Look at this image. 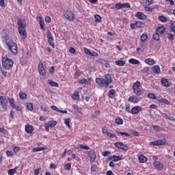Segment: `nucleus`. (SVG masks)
Returning a JSON list of instances; mask_svg holds the SVG:
<instances>
[{"label": "nucleus", "mask_w": 175, "mask_h": 175, "mask_svg": "<svg viewBox=\"0 0 175 175\" xmlns=\"http://www.w3.org/2000/svg\"><path fill=\"white\" fill-rule=\"evenodd\" d=\"M113 82L111 75L107 74L105 78H96V83L99 87H107Z\"/></svg>", "instance_id": "nucleus-1"}, {"label": "nucleus", "mask_w": 175, "mask_h": 175, "mask_svg": "<svg viewBox=\"0 0 175 175\" xmlns=\"http://www.w3.org/2000/svg\"><path fill=\"white\" fill-rule=\"evenodd\" d=\"M1 64L3 65V68L4 69L9 70L13 68V65H14V62L8 56H4L1 59Z\"/></svg>", "instance_id": "nucleus-2"}, {"label": "nucleus", "mask_w": 175, "mask_h": 175, "mask_svg": "<svg viewBox=\"0 0 175 175\" xmlns=\"http://www.w3.org/2000/svg\"><path fill=\"white\" fill-rule=\"evenodd\" d=\"M18 31L22 39H27V31H25V24L23 23L21 19H18Z\"/></svg>", "instance_id": "nucleus-3"}, {"label": "nucleus", "mask_w": 175, "mask_h": 175, "mask_svg": "<svg viewBox=\"0 0 175 175\" xmlns=\"http://www.w3.org/2000/svg\"><path fill=\"white\" fill-rule=\"evenodd\" d=\"M5 44L8 46V49L10 50V53H12V54L14 55H17L18 53L17 44L13 41V40L8 41L5 43Z\"/></svg>", "instance_id": "nucleus-4"}, {"label": "nucleus", "mask_w": 175, "mask_h": 175, "mask_svg": "<svg viewBox=\"0 0 175 175\" xmlns=\"http://www.w3.org/2000/svg\"><path fill=\"white\" fill-rule=\"evenodd\" d=\"M63 16L66 20H68V21L73 22L75 20H76V16H75V14L70 10H66L64 11L63 13Z\"/></svg>", "instance_id": "nucleus-5"}, {"label": "nucleus", "mask_w": 175, "mask_h": 175, "mask_svg": "<svg viewBox=\"0 0 175 175\" xmlns=\"http://www.w3.org/2000/svg\"><path fill=\"white\" fill-rule=\"evenodd\" d=\"M141 85L140 81H137L133 85V91L137 96H140V95H142V90L140 89Z\"/></svg>", "instance_id": "nucleus-6"}, {"label": "nucleus", "mask_w": 175, "mask_h": 175, "mask_svg": "<svg viewBox=\"0 0 175 175\" xmlns=\"http://www.w3.org/2000/svg\"><path fill=\"white\" fill-rule=\"evenodd\" d=\"M46 35L48 38V43L53 47V49L55 48V44L53 43L54 42V38L53 37V34L51 33V31L50 30H47Z\"/></svg>", "instance_id": "nucleus-7"}, {"label": "nucleus", "mask_w": 175, "mask_h": 175, "mask_svg": "<svg viewBox=\"0 0 175 175\" xmlns=\"http://www.w3.org/2000/svg\"><path fill=\"white\" fill-rule=\"evenodd\" d=\"M129 8H131V4L129 3H118L115 5V9L116 10H120V9H129Z\"/></svg>", "instance_id": "nucleus-8"}, {"label": "nucleus", "mask_w": 175, "mask_h": 175, "mask_svg": "<svg viewBox=\"0 0 175 175\" xmlns=\"http://www.w3.org/2000/svg\"><path fill=\"white\" fill-rule=\"evenodd\" d=\"M1 39H3L5 44L12 40V39H10V37H9V34H8V31L6 29H3L1 31Z\"/></svg>", "instance_id": "nucleus-9"}, {"label": "nucleus", "mask_w": 175, "mask_h": 175, "mask_svg": "<svg viewBox=\"0 0 175 175\" xmlns=\"http://www.w3.org/2000/svg\"><path fill=\"white\" fill-rule=\"evenodd\" d=\"M150 146H166V139H159L150 142Z\"/></svg>", "instance_id": "nucleus-10"}, {"label": "nucleus", "mask_w": 175, "mask_h": 175, "mask_svg": "<svg viewBox=\"0 0 175 175\" xmlns=\"http://www.w3.org/2000/svg\"><path fill=\"white\" fill-rule=\"evenodd\" d=\"M144 23L141 21H136L135 23H131L130 28L131 29H136L137 28H143Z\"/></svg>", "instance_id": "nucleus-11"}, {"label": "nucleus", "mask_w": 175, "mask_h": 175, "mask_svg": "<svg viewBox=\"0 0 175 175\" xmlns=\"http://www.w3.org/2000/svg\"><path fill=\"white\" fill-rule=\"evenodd\" d=\"M114 146L115 147H116V148H120L123 151H128V150H129V148H128V146L124 144V143L122 142H116L114 144Z\"/></svg>", "instance_id": "nucleus-12"}, {"label": "nucleus", "mask_w": 175, "mask_h": 175, "mask_svg": "<svg viewBox=\"0 0 175 175\" xmlns=\"http://www.w3.org/2000/svg\"><path fill=\"white\" fill-rule=\"evenodd\" d=\"M102 132L104 135H106L108 137H116V138H117V135H116V134L109 133V129L106 126H104V127L102 128Z\"/></svg>", "instance_id": "nucleus-13"}, {"label": "nucleus", "mask_w": 175, "mask_h": 175, "mask_svg": "<svg viewBox=\"0 0 175 175\" xmlns=\"http://www.w3.org/2000/svg\"><path fill=\"white\" fill-rule=\"evenodd\" d=\"M88 155L90 159V162H95L96 160V152H95V150H90L88 152Z\"/></svg>", "instance_id": "nucleus-14"}, {"label": "nucleus", "mask_w": 175, "mask_h": 175, "mask_svg": "<svg viewBox=\"0 0 175 175\" xmlns=\"http://www.w3.org/2000/svg\"><path fill=\"white\" fill-rule=\"evenodd\" d=\"M38 72L40 76H44L46 75V69L44 68V64L42 62L38 64Z\"/></svg>", "instance_id": "nucleus-15"}, {"label": "nucleus", "mask_w": 175, "mask_h": 175, "mask_svg": "<svg viewBox=\"0 0 175 175\" xmlns=\"http://www.w3.org/2000/svg\"><path fill=\"white\" fill-rule=\"evenodd\" d=\"M5 101H6V98H5V96H0V105L2 107V109H3L5 111L8 110V106L5 103Z\"/></svg>", "instance_id": "nucleus-16"}, {"label": "nucleus", "mask_w": 175, "mask_h": 175, "mask_svg": "<svg viewBox=\"0 0 175 175\" xmlns=\"http://www.w3.org/2000/svg\"><path fill=\"white\" fill-rule=\"evenodd\" d=\"M153 166L156 167L157 170L161 172V170H163L164 167L163 164L159 161H154Z\"/></svg>", "instance_id": "nucleus-17"}, {"label": "nucleus", "mask_w": 175, "mask_h": 175, "mask_svg": "<svg viewBox=\"0 0 175 175\" xmlns=\"http://www.w3.org/2000/svg\"><path fill=\"white\" fill-rule=\"evenodd\" d=\"M25 131L26 133H33V131H35V128H33V126H32L29 124H27L25 126Z\"/></svg>", "instance_id": "nucleus-18"}, {"label": "nucleus", "mask_w": 175, "mask_h": 175, "mask_svg": "<svg viewBox=\"0 0 175 175\" xmlns=\"http://www.w3.org/2000/svg\"><path fill=\"white\" fill-rule=\"evenodd\" d=\"M109 161H113V162H118V161H122L124 159V156H116L113 155L109 157Z\"/></svg>", "instance_id": "nucleus-19"}, {"label": "nucleus", "mask_w": 175, "mask_h": 175, "mask_svg": "<svg viewBox=\"0 0 175 175\" xmlns=\"http://www.w3.org/2000/svg\"><path fill=\"white\" fill-rule=\"evenodd\" d=\"M135 17L138 18V20H147V15L144 14V13L138 12L135 14Z\"/></svg>", "instance_id": "nucleus-20"}, {"label": "nucleus", "mask_w": 175, "mask_h": 175, "mask_svg": "<svg viewBox=\"0 0 175 175\" xmlns=\"http://www.w3.org/2000/svg\"><path fill=\"white\" fill-rule=\"evenodd\" d=\"M143 110V108L139 106H135L133 107L131 110V114H139V111H142Z\"/></svg>", "instance_id": "nucleus-21"}, {"label": "nucleus", "mask_w": 175, "mask_h": 175, "mask_svg": "<svg viewBox=\"0 0 175 175\" xmlns=\"http://www.w3.org/2000/svg\"><path fill=\"white\" fill-rule=\"evenodd\" d=\"M161 83L163 87H170V83L167 78L163 77L161 80Z\"/></svg>", "instance_id": "nucleus-22"}, {"label": "nucleus", "mask_w": 175, "mask_h": 175, "mask_svg": "<svg viewBox=\"0 0 175 175\" xmlns=\"http://www.w3.org/2000/svg\"><path fill=\"white\" fill-rule=\"evenodd\" d=\"M145 64H146V65H155V60H154L152 58H146L144 60Z\"/></svg>", "instance_id": "nucleus-23"}, {"label": "nucleus", "mask_w": 175, "mask_h": 175, "mask_svg": "<svg viewBox=\"0 0 175 175\" xmlns=\"http://www.w3.org/2000/svg\"><path fill=\"white\" fill-rule=\"evenodd\" d=\"M138 159H139V163H144L147 162V161L148 160L147 157H146L143 154H139L138 157Z\"/></svg>", "instance_id": "nucleus-24"}, {"label": "nucleus", "mask_w": 175, "mask_h": 175, "mask_svg": "<svg viewBox=\"0 0 175 175\" xmlns=\"http://www.w3.org/2000/svg\"><path fill=\"white\" fill-rule=\"evenodd\" d=\"M165 31H166V29L163 26L159 27L157 29V33L160 35H163V33H165Z\"/></svg>", "instance_id": "nucleus-25"}, {"label": "nucleus", "mask_w": 175, "mask_h": 175, "mask_svg": "<svg viewBox=\"0 0 175 175\" xmlns=\"http://www.w3.org/2000/svg\"><path fill=\"white\" fill-rule=\"evenodd\" d=\"M152 72H154L156 75H159L161 73V68L158 65H155L152 68Z\"/></svg>", "instance_id": "nucleus-26"}, {"label": "nucleus", "mask_w": 175, "mask_h": 175, "mask_svg": "<svg viewBox=\"0 0 175 175\" xmlns=\"http://www.w3.org/2000/svg\"><path fill=\"white\" fill-rule=\"evenodd\" d=\"M72 99L73 100H80V95L79 94V92L76 91L74 92L73 95L72 96Z\"/></svg>", "instance_id": "nucleus-27"}, {"label": "nucleus", "mask_w": 175, "mask_h": 175, "mask_svg": "<svg viewBox=\"0 0 175 175\" xmlns=\"http://www.w3.org/2000/svg\"><path fill=\"white\" fill-rule=\"evenodd\" d=\"M8 102L12 109H14L16 106V101L12 98H8Z\"/></svg>", "instance_id": "nucleus-28"}, {"label": "nucleus", "mask_w": 175, "mask_h": 175, "mask_svg": "<svg viewBox=\"0 0 175 175\" xmlns=\"http://www.w3.org/2000/svg\"><path fill=\"white\" fill-rule=\"evenodd\" d=\"M129 64H131L132 65H139L140 64V62L136 59L131 58L129 60Z\"/></svg>", "instance_id": "nucleus-29"}, {"label": "nucleus", "mask_w": 175, "mask_h": 175, "mask_svg": "<svg viewBox=\"0 0 175 175\" xmlns=\"http://www.w3.org/2000/svg\"><path fill=\"white\" fill-rule=\"evenodd\" d=\"M116 94V90L111 89L108 92V96L109 98H111V99H113L114 98V95Z\"/></svg>", "instance_id": "nucleus-30"}, {"label": "nucleus", "mask_w": 175, "mask_h": 175, "mask_svg": "<svg viewBox=\"0 0 175 175\" xmlns=\"http://www.w3.org/2000/svg\"><path fill=\"white\" fill-rule=\"evenodd\" d=\"M115 122L117 124V125H122V124H124V120L120 117H118L116 118Z\"/></svg>", "instance_id": "nucleus-31"}, {"label": "nucleus", "mask_w": 175, "mask_h": 175, "mask_svg": "<svg viewBox=\"0 0 175 175\" xmlns=\"http://www.w3.org/2000/svg\"><path fill=\"white\" fill-rule=\"evenodd\" d=\"M129 102H132L133 103H137L139 102V99L134 96H130L128 99Z\"/></svg>", "instance_id": "nucleus-32"}, {"label": "nucleus", "mask_w": 175, "mask_h": 175, "mask_svg": "<svg viewBox=\"0 0 175 175\" xmlns=\"http://www.w3.org/2000/svg\"><path fill=\"white\" fill-rule=\"evenodd\" d=\"M17 167H15L14 169H10L8 170V174L9 175H14L16 173H17Z\"/></svg>", "instance_id": "nucleus-33"}, {"label": "nucleus", "mask_w": 175, "mask_h": 175, "mask_svg": "<svg viewBox=\"0 0 175 175\" xmlns=\"http://www.w3.org/2000/svg\"><path fill=\"white\" fill-rule=\"evenodd\" d=\"M19 98L22 100H24V99H27V94H25V92H19Z\"/></svg>", "instance_id": "nucleus-34"}, {"label": "nucleus", "mask_w": 175, "mask_h": 175, "mask_svg": "<svg viewBox=\"0 0 175 175\" xmlns=\"http://www.w3.org/2000/svg\"><path fill=\"white\" fill-rule=\"evenodd\" d=\"M158 102L159 103H164V105H170V102H169V100L167 99L159 98L158 99Z\"/></svg>", "instance_id": "nucleus-35"}, {"label": "nucleus", "mask_w": 175, "mask_h": 175, "mask_svg": "<svg viewBox=\"0 0 175 175\" xmlns=\"http://www.w3.org/2000/svg\"><path fill=\"white\" fill-rule=\"evenodd\" d=\"M48 83H49L51 85V87H59V85L58 84V83L51 80H49Z\"/></svg>", "instance_id": "nucleus-36"}, {"label": "nucleus", "mask_w": 175, "mask_h": 175, "mask_svg": "<svg viewBox=\"0 0 175 175\" xmlns=\"http://www.w3.org/2000/svg\"><path fill=\"white\" fill-rule=\"evenodd\" d=\"M95 23H100L102 21V17L99 14L94 15Z\"/></svg>", "instance_id": "nucleus-37"}, {"label": "nucleus", "mask_w": 175, "mask_h": 175, "mask_svg": "<svg viewBox=\"0 0 175 175\" xmlns=\"http://www.w3.org/2000/svg\"><path fill=\"white\" fill-rule=\"evenodd\" d=\"M117 135H121V136H125L126 137H129L131 135L128 133L116 131Z\"/></svg>", "instance_id": "nucleus-38"}, {"label": "nucleus", "mask_w": 175, "mask_h": 175, "mask_svg": "<svg viewBox=\"0 0 175 175\" xmlns=\"http://www.w3.org/2000/svg\"><path fill=\"white\" fill-rule=\"evenodd\" d=\"M115 64L118 66H124V65H125V62H124L122 60H118V61H116Z\"/></svg>", "instance_id": "nucleus-39"}, {"label": "nucleus", "mask_w": 175, "mask_h": 175, "mask_svg": "<svg viewBox=\"0 0 175 175\" xmlns=\"http://www.w3.org/2000/svg\"><path fill=\"white\" fill-rule=\"evenodd\" d=\"M48 124H49L50 128H54L57 125V122L55 120H51L48 122Z\"/></svg>", "instance_id": "nucleus-40"}, {"label": "nucleus", "mask_w": 175, "mask_h": 175, "mask_svg": "<svg viewBox=\"0 0 175 175\" xmlns=\"http://www.w3.org/2000/svg\"><path fill=\"white\" fill-rule=\"evenodd\" d=\"M158 19L159 21H161V23H166V21H167V18L164 16H159Z\"/></svg>", "instance_id": "nucleus-41"}, {"label": "nucleus", "mask_w": 175, "mask_h": 175, "mask_svg": "<svg viewBox=\"0 0 175 175\" xmlns=\"http://www.w3.org/2000/svg\"><path fill=\"white\" fill-rule=\"evenodd\" d=\"M64 124L68 126L69 129L71 128L70 126V118H66L64 120Z\"/></svg>", "instance_id": "nucleus-42"}, {"label": "nucleus", "mask_w": 175, "mask_h": 175, "mask_svg": "<svg viewBox=\"0 0 175 175\" xmlns=\"http://www.w3.org/2000/svg\"><path fill=\"white\" fill-rule=\"evenodd\" d=\"M27 109H29V111H32V110H33V105L31 103H27Z\"/></svg>", "instance_id": "nucleus-43"}, {"label": "nucleus", "mask_w": 175, "mask_h": 175, "mask_svg": "<svg viewBox=\"0 0 175 175\" xmlns=\"http://www.w3.org/2000/svg\"><path fill=\"white\" fill-rule=\"evenodd\" d=\"M144 5V6H150V5H152V0H145Z\"/></svg>", "instance_id": "nucleus-44"}, {"label": "nucleus", "mask_w": 175, "mask_h": 175, "mask_svg": "<svg viewBox=\"0 0 175 175\" xmlns=\"http://www.w3.org/2000/svg\"><path fill=\"white\" fill-rule=\"evenodd\" d=\"M148 39V36L147 34H142L141 36V42H146Z\"/></svg>", "instance_id": "nucleus-45"}, {"label": "nucleus", "mask_w": 175, "mask_h": 175, "mask_svg": "<svg viewBox=\"0 0 175 175\" xmlns=\"http://www.w3.org/2000/svg\"><path fill=\"white\" fill-rule=\"evenodd\" d=\"M149 5H144V10H146V12H152V10H154L153 8L151 7H148Z\"/></svg>", "instance_id": "nucleus-46"}, {"label": "nucleus", "mask_w": 175, "mask_h": 175, "mask_svg": "<svg viewBox=\"0 0 175 175\" xmlns=\"http://www.w3.org/2000/svg\"><path fill=\"white\" fill-rule=\"evenodd\" d=\"M43 150H44V148H34L32 150V152H38V151H43Z\"/></svg>", "instance_id": "nucleus-47"}, {"label": "nucleus", "mask_w": 175, "mask_h": 175, "mask_svg": "<svg viewBox=\"0 0 175 175\" xmlns=\"http://www.w3.org/2000/svg\"><path fill=\"white\" fill-rule=\"evenodd\" d=\"M78 83H79V84H88V81H87V79H85V78L80 79Z\"/></svg>", "instance_id": "nucleus-48"}, {"label": "nucleus", "mask_w": 175, "mask_h": 175, "mask_svg": "<svg viewBox=\"0 0 175 175\" xmlns=\"http://www.w3.org/2000/svg\"><path fill=\"white\" fill-rule=\"evenodd\" d=\"M148 98H149V99H157V96L152 93H149L148 94Z\"/></svg>", "instance_id": "nucleus-49"}, {"label": "nucleus", "mask_w": 175, "mask_h": 175, "mask_svg": "<svg viewBox=\"0 0 175 175\" xmlns=\"http://www.w3.org/2000/svg\"><path fill=\"white\" fill-rule=\"evenodd\" d=\"M159 35H160V34H159V33H157V32H156L155 33H154V34H153V36H152L154 40H159Z\"/></svg>", "instance_id": "nucleus-50"}, {"label": "nucleus", "mask_w": 175, "mask_h": 175, "mask_svg": "<svg viewBox=\"0 0 175 175\" xmlns=\"http://www.w3.org/2000/svg\"><path fill=\"white\" fill-rule=\"evenodd\" d=\"M167 39H169V40H174L175 39V36L172 33H167Z\"/></svg>", "instance_id": "nucleus-51"}, {"label": "nucleus", "mask_w": 175, "mask_h": 175, "mask_svg": "<svg viewBox=\"0 0 175 175\" xmlns=\"http://www.w3.org/2000/svg\"><path fill=\"white\" fill-rule=\"evenodd\" d=\"M80 148H81L82 150H90V148L88 147V146L87 145H84V144H81L79 146Z\"/></svg>", "instance_id": "nucleus-52"}, {"label": "nucleus", "mask_w": 175, "mask_h": 175, "mask_svg": "<svg viewBox=\"0 0 175 175\" xmlns=\"http://www.w3.org/2000/svg\"><path fill=\"white\" fill-rule=\"evenodd\" d=\"M152 126L156 132H159V131H161V126H159L153 125Z\"/></svg>", "instance_id": "nucleus-53"}, {"label": "nucleus", "mask_w": 175, "mask_h": 175, "mask_svg": "<svg viewBox=\"0 0 175 175\" xmlns=\"http://www.w3.org/2000/svg\"><path fill=\"white\" fill-rule=\"evenodd\" d=\"M13 151L15 154H17V152H18V151H20V146L13 147Z\"/></svg>", "instance_id": "nucleus-54"}, {"label": "nucleus", "mask_w": 175, "mask_h": 175, "mask_svg": "<svg viewBox=\"0 0 175 175\" xmlns=\"http://www.w3.org/2000/svg\"><path fill=\"white\" fill-rule=\"evenodd\" d=\"M70 167H72V165L70 163H67L64 166L65 170H70Z\"/></svg>", "instance_id": "nucleus-55"}, {"label": "nucleus", "mask_w": 175, "mask_h": 175, "mask_svg": "<svg viewBox=\"0 0 175 175\" xmlns=\"http://www.w3.org/2000/svg\"><path fill=\"white\" fill-rule=\"evenodd\" d=\"M51 109H52V110H54L55 111H57L58 113H59L60 109L55 105L51 106Z\"/></svg>", "instance_id": "nucleus-56"}, {"label": "nucleus", "mask_w": 175, "mask_h": 175, "mask_svg": "<svg viewBox=\"0 0 175 175\" xmlns=\"http://www.w3.org/2000/svg\"><path fill=\"white\" fill-rule=\"evenodd\" d=\"M170 29L172 31V32H174V33H175V25L173 23H171L170 26Z\"/></svg>", "instance_id": "nucleus-57"}, {"label": "nucleus", "mask_w": 175, "mask_h": 175, "mask_svg": "<svg viewBox=\"0 0 175 175\" xmlns=\"http://www.w3.org/2000/svg\"><path fill=\"white\" fill-rule=\"evenodd\" d=\"M16 111H23V108L18 105H15L14 108Z\"/></svg>", "instance_id": "nucleus-58"}, {"label": "nucleus", "mask_w": 175, "mask_h": 175, "mask_svg": "<svg viewBox=\"0 0 175 175\" xmlns=\"http://www.w3.org/2000/svg\"><path fill=\"white\" fill-rule=\"evenodd\" d=\"M45 23H46V24H50V23H51V18L50 16H46Z\"/></svg>", "instance_id": "nucleus-59"}, {"label": "nucleus", "mask_w": 175, "mask_h": 175, "mask_svg": "<svg viewBox=\"0 0 175 175\" xmlns=\"http://www.w3.org/2000/svg\"><path fill=\"white\" fill-rule=\"evenodd\" d=\"M103 157H109L110 155V151H104L102 152Z\"/></svg>", "instance_id": "nucleus-60"}, {"label": "nucleus", "mask_w": 175, "mask_h": 175, "mask_svg": "<svg viewBox=\"0 0 175 175\" xmlns=\"http://www.w3.org/2000/svg\"><path fill=\"white\" fill-rule=\"evenodd\" d=\"M44 129H45V131H46V132H50V126H49V123H46V124H44Z\"/></svg>", "instance_id": "nucleus-61"}, {"label": "nucleus", "mask_w": 175, "mask_h": 175, "mask_svg": "<svg viewBox=\"0 0 175 175\" xmlns=\"http://www.w3.org/2000/svg\"><path fill=\"white\" fill-rule=\"evenodd\" d=\"M6 155L7 157H13V155H14V153L12 151L8 150L6 152Z\"/></svg>", "instance_id": "nucleus-62"}, {"label": "nucleus", "mask_w": 175, "mask_h": 175, "mask_svg": "<svg viewBox=\"0 0 175 175\" xmlns=\"http://www.w3.org/2000/svg\"><path fill=\"white\" fill-rule=\"evenodd\" d=\"M40 27L41 29H44V21H42L41 22H39Z\"/></svg>", "instance_id": "nucleus-63"}, {"label": "nucleus", "mask_w": 175, "mask_h": 175, "mask_svg": "<svg viewBox=\"0 0 175 175\" xmlns=\"http://www.w3.org/2000/svg\"><path fill=\"white\" fill-rule=\"evenodd\" d=\"M96 169H98V167L96 165H93L91 166L92 172H96Z\"/></svg>", "instance_id": "nucleus-64"}]
</instances>
